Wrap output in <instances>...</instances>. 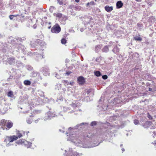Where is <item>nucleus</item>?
Returning <instances> with one entry per match:
<instances>
[{"label":"nucleus","mask_w":156,"mask_h":156,"mask_svg":"<svg viewBox=\"0 0 156 156\" xmlns=\"http://www.w3.org/2000/svg\"><path fill=\"white\" fill-rule=\"evenodd\" d=\"M17 137L15 135L6 136L4 138L3 142L6 147H9L11 145L12 143L17 140Z\"/></svg>","instance_id":"obj_1"},{"label":"nucleus","mask_w":156,"mask_h":156,"mask_svg":"<svg viewBox=\"0 0 156 156\" xmlns=\"http://www.w3.org/2000/svg\"><path fill=\"white\" fill-rule=\"evenodd\" d=\"M61 30V28L59 25L56 24L54 25L51 29V31L52 33L58 34Z\"/></svg>","instance_id":"obj_2"},{"label":"nucleus","mask_w":156,"mask_h":156,"mask_svg":"<svg viewBox=\"0 0 156 156\" xmlns=\"http://www.w3.org/2000/svg\"><path fill=\"white\" fill-rule=\"evenodd\" d=\"M16 143L18 144H21L27 148H30L32 146V143L27 140H24L23 141L22 140H19L17 141Z\"/></svg>","instance_id":"obj_3"},{"label":"nucleus","mask_w":156,"mask_h":156,"mask_svg":"<svg viewBox=\"0 0 156 156\" xmlns=\"http://www.w3.org/2000/svg\"><path fill=\"white\" fill-rule=\"evenodd\" d=\"M6 121L4 119H2L0 121V132L2 130L5 129V125Z\"/></svg>","instance_id":"obj_4"},{"label":"nucleus","mask_w":156,"mask_h":156,"mask_svg":"<svg viewBox=\"0 0 156 156\" xmlns=\"http://www.w3.org/2000/svg\"><path fill=\"white\" fill-rule=\"evenodd\" d=\"M77 81L80 85H83L85 82V80L84 78L82 76H80L77 78Z\"/></svg>","instance_id":"obj_5"},{"label":"nucleus","mask_w":156,"mask_h":156,"mask_svg":"<svg viewBox=\"0 0 156 156\" xmlns=\"http://www.w3.org/2000/svg\"><path fill=\"white\" fill-rule=\"evenodd\" d=\"M6 127H5V129L6 130H8L11 128H12L13 125V123L9 121L7 123L6 122Z\"/></svg>","instance_id":"obj_6"},{"label":"nucleus","mask_w":156,"mask_h":156,"mask_svg":"<svg viewBox=\"0 0 156 156\" xmlns=\"http://www.w3.org/2000/svg\"><path fill=\"white\" fill-rule=\"evenodd\" d=\"M143 78L144 79L148 80H150L151 79V75L149 73H146L143 74L142 76Z\"/></svg>","instance_id":"obj_7"},{"label":"nucleus","mask_w":156,"mask_h":156,"mask_svg":"<svg viewBox=\"0 0 156 156\" xmlns=\"http://www.w3.org/2000/svg\"><path fill=\"white\" fill-rule=\"evenodd\" d=\"M152 122L150 121L146 122L144 124L142 125L145 128H147L149 127L151 124Z\"/></svg>","instance_id":"obj_8"},{"label":"nucleus","mask_w":156,"mask_h":156,"mask_svg":"<svg viewBox=\"0 0 156 156\" xmlns=\"http://www.w3.org/2000/svg\"><path fill=\"white\" fill-rule=\"evenodd\" d=\"M123 3L121 1H118L116 3V6L117 9H119L122 7Z\"/></svg>","instance_id":"obj_9"},{"label":"nucleus","mask_w":156,"mask_h":156,"mask_svg":"<svg viewBox=\"0 0 156 156\" xmlns=\"http://www.w3.org/2000/svg\"><path fill=\"white\" fill-rule=\"evenodd\" d=\"M25 132L23 131H21V132H18L17 136H15L17 137V140L25 135Z\"/></svg>","instance_id":"obj_10"},{"label":"nucleus","mask_w":156,"mask_h":156,"mask_svg":"<svg viewBox=\"0 0 156 156\" xmlns=\"http://www.w3.org/2000/svg\"><path fill=\"white\" fill-rule=\"evenodd\" d=\"M105 10L108 12H110L113 10L112 6H109L106 5L105 7Z\"/></svg>","instance_id":"obj_11"},{"label":"nucleus","mask_w":156,"mask_h":156,"mask_svg":"<svg viewBox=\"0 0 156 156\" xmlns=\"http://www.w3.org/2000/svg\"><path fill=\"white\" fill-rule=\"evenodd\" d=\"M119 48L116 46L114 47L112 50L113 52L115 54H118L119 51Z\"/></svg>","instance_id":"obj_12"},{"label":"nucleus","mask_w":156,"mask_h":156,"mask_svg":"<svg viewBox=\"0 0 156 156\" xmlns=\"http://www.w3.org/2000/svg\"><path fill=\"white\" fill-rule=\"evenodd\" d=\"M15 58H8V62L10 65H12L15 62Z\"/></svg>","instance_id":"obj_13"},{"label":"nucleus","mask_w":156,"mask_h":156,"mask_svg":"<svg viewBox=\"0 0 156 156\" xmlns=\"http://www.w3.org/2000/svg\"><path fill=\"white\" fill-rule=\"evenodd\" d=\"M108 47L107 46H105L102 49L103 52H108Z\"/></svg>","instance_id":"obj_14"},{"label":"nucleus","mask_w":156,"mask_h":156,"mask_svg":"<svg viewBox=\"0 0 156 156\" xmlns=\"http://www.w3.org/2000/svg\"><path fill=\"white\" fill-rule=\"evenodd\" d=\"M24 83L26 85H30L31 84V82L28 80H26L24 81Z\"/></svg>","instance_id":"obj_15"},{"label":"nucleus","mask_w":156,"mask_h":156,"mask_svg":"<svg viewBox=\"0 0 156 156\" xmlns=\"http://www.w3.org/2000/svg\"><path fill=\"white\" fill-rule=\"evenodd\" d=\"M19 15L18 14L16 15H10L9 16V18L11 20H12L13 19L14 17H16L18 16H19Z\"/></svg>","instance_id":"obj_16"},{"label":"nucleus","mask_w":156,"mask_h":156,"mask_svg":"<svg viewBox=\"0 0 156 156\" xmlns=\"http://www.w3.org/2000/svg\"><path fill=\"white\" fill-rule=\"evenodd\" d=\"M134 40L137 41H141L142 40V38L140 37L136 36L134 37Z\"/></svg>","instance_id":"obj_17"},{"label":"nucleus","mask_w":156,"mask_h":156,"mask_svg":"<svg viewBox=\"0 0 156 156\" xmlns=\"http://www.w3.org/2000/svg\"><path fill=\"white\" fill-rule=\"evenodd\" d=\"M62 16V14L61 13H58L56 14V17L58 18H61Z\"/></svg>","instance_id":"obj_18"},{"label":"nucleus","mask_w":156,"mask_h":156,"mask_svg":"<svg viewBox=\"0 0 156 156\" xmlns=\"http://www.w3.org/2000/svg\"><path fill=\"white\" fill-rule=\"evenodd\" d=\"M149 20L151 22H154L155 21V19L154 17L151 16L149 18Z\"/></svg>","instance_id":"obj_19"},{"label":"nucleus","mask_w":156,"mask_h":156,"mask_svg":"<svg viewBox=\"0 0 156 156\" xmlns=\"http://www.w3.org/2000/svg\"><path fill=\"white\" fill-rule=\"evenodd\" d=\"M95 4L94 2L93 1H92V2H90L87 3L86 4V6L87 7H88L90 5H94Z\"/></svg>","instance_id":"obj_20"},{"label":"nucleus","mask_w":156,"mask_h":156,"mask_svg":"<svg viewBox=\"0 0 156 156\" xmlns=\"http://www.w3.org/2000/svg\"><path fill=\"white\" fill-rule=\"evenodd\" d=\"M67 42L66 39L62 38L61 40V42L63 44H65Z\"/></svg>","instance_id":"obj_21"},{"label":"nucleus","mask_w":156,"mask_h":156,"mask_svg":"<svg viewBox=\"0 0 156 156\" xmlns=\"http://www.w3.org/2000/svg\"><path fill=\"white\" fill-rule=\"evenodd\" d=\"M13 95V92L12 91L9 92L8 93V96L9 97H12Z\"/></svg>","instance_id":"obj_22"},{"label":"nucleus","mask_w":156,"mask_h":156,"mask_svg":"<svg viewBox=\"0 0 156 156\" xmlns=\"http://www.w3.org/2000/svg\"><path fill=\"white\" fill-rule=\"evenodd\" d=\"M58 2L60 5H62L63 4V0H58Z\"/></svg>","instance_id":"obj_23"},{"label":"nucleus","mask_w":156,"mask_h":156,"mask_svg":"<svg viewBox=\"0 0 156 156\" xmlns=\"http://www.w3.org/2000/svg\"><path fill=\"white\" fill-rule=\"evenodd\" d=\"M62 82L65 84V85H68L69 84V83L67 80H63Z\"/></svg>","instance_id":"obj_24"},{"label":"nucleus","mask_w":156,"mask_h":156,"mask_svg":"<svg viewBox=\"0 0 156 156\" xmlns=\"http://www.w3.org/2000/svg\"><path fill=\"white\" fill-rule=\"evenodd\" d=\"M27 122L28 123L30 124L32 123V120L30 119H27Z\"/></svg>","instance_id":"obj_25"},{"label":"nucleus","mask_w":156,"mask_h":156,"mask_svg":"<svg viewBox=\"0 0 156 156\" xmlns=\"http://www.w3.org/2000/svg\"><path fill=\"white\" fill-rule=\"evenodd\" d=\"M139 121L137 119H135L134 120V123L135 125H137L139 124Z\"/></svg>","instance_id":"obj_26"},{"label":"nucleus","mask_w":156,"mask_h":156,"mask_svg":"<svg viewBox=\"0 0 156 156\" xmlns=\"http://www.w3.org/2000/svg\"><path fill=\"white\" fill-rule=\"evenodd\" d=\"M108 76L106 75H103L102 76V78L104 80L107 79L108 78Z\"/></svg>","instance_id":"obj_27"},{"label":"nucleus","mask_w":156,"mask_h":156,"mask_svg":"<svg viewBox=\"0 0 156 156\" xmlns=\"http://www.w3.org/2000/svg\"><path fill=\"white\" fill-rule=\"evenodd\" d=\"M96 124H97L96 122L94 121V122H92L91 123L90 125L91 126H93L96 125Z\"/></svg>","instance_id":"obj_28"},{"label":"nucleus","mask_w":156,"mask_h":156,"mask_svg":"<svg viewBox=\"0 0 156 156\" xmlns=\"http://www.w3.org/2000/svg\"><path fill=\"white\" fill-rule=\"evenodd\" d=\"M153 134L152 135V136L153 137H154L156 135V131H153Z\"/></svg>","instance_id":"obj_29"},{"label":"nucleus","mask_w":156,"mask_h":156,"mask_svg":"<svg viewBox=\"0 0 156 156\" xmlns=\"http://www.w3.org/2000/svg\"><path fill=\"white\" fill-rule=\"evenodd\" d=\"M147 117L148 118H149L150 119H152V117L150 115L149 113H148Z\"/></svg>","instance_id":"obj_30"},{"label":"nucleus","mask_w":156,"mask_h":156,"mask_svg":"<svg viewBox=\"0 0 156 156\" xmlns=\"http://www.w3.org/2000/svg\"><path fill=\"white\" fill-rule=\"evenodd\" d=\"M71 73L72 72L70 71H68L65 74L69 76L71 74Z\"/></svg>","instance_id":"obj_31"},{"label":"nucleus","mask_w":156,"mask_h":156,"mask_svg":"<svg viewBox=\"0 0 156 156\" xmlns=\"http://www.w3.org/2000/svg\"><path fill=\"white\" fill-rule=\"evenodd\" d=\"M74 156H80V155L79 153L76 152L74 153Z\"/></svg>","instance_id":"obj_32"},{"label":"nucleus","mask_w":156,"mask_h":156,"mask_svg":"<svg viewBox=\"0 0 156 156\" xmlns=\"http://www.w3.org/2000/svg\"><path fill=\"white\" fill-rule=\"evenodd\" d=\"M151 83H150L149 82H147L146 83V86L147 87H150L151 85Z\"/></svg>","instance_id":"obj_33"},{"label":"nucleus","mask_w":156,"mask_h":156,"mask_svg":"<svg viewBox=\"0 0 156 156\" xmlns=\"http://www.w3.org/2000/svg\"><path fill=\"white\" fill-rule=\"evenodd\" d=\"M149 91L152 92H154V91L153 90L152 88H151L150 87L149 88Z\"/></svg>","instance_id":"obj_34"},{"label":"nucleus","mask_w":156,"mask_h":156,"mask_svg":"<svg viewBox=\"0 0 156 156\" xmlns=\"http://www.w3.org/2000/svg\"><path fill=\"white\" fill-rule=\"evenodd\" d=\"M94 73L95 75L98 76V71H95L94 72Z\"/></svg>","instance_id":"obj_35"},{"label":"nucleus","mask_w":156,"mask_h":156,"mask_svg":"<svg viewBox=\"0 0 156 156\" xmlns=\"http://www.w3.org/2000/svg\"><path fill=\"white\" fill-rule=\"evenodd\" d=\"M101 75V72H100V71H98V77L100 76Z\"/></svg>","instance_id":"obj_36"},{"label":"nucleus","mask_w":156,"mask_h":156,"mask_svg":"<svg viewBox=\"0 0 156 156\" xmlns=\"http://www.w3.org/2000/svg\"><path fill=\"white\" fill-rule=\"evenodd\" d=\"M73 83H74V82H70V83H69V84L71 85H73Z\"/></svg>","instance_id":"obj_37"},{"label":"nucleus","mask_w":156,"mask_h":156,"mask_svg":"<svg viewBox=\"0 0 156 156\" xmlns=\"http://www.w3.org/2000/svg\"><path fill=\"white\" fill-rule=\"evenodd\" d=\"M152 144L155 145L156 144V141H154V142L152 143Z\"/></svg>","instance_id":"obj_38"},{"label":"nucleus","mask_w":156,"mask_h":156,"mask_svg":"<svg viewBox=\"0 0 156 156\" xmlns=\"http://www.w3.org/2000/svg\"><path fill=\"white\" fill-rule=\"evenodd\" d=\"M33 27H34V29H35V28H36L37 26H36V24H34L33 26Z\"/></svg>","instance_id":"obj_39"},{"label":"nucleus","mask_w":156,"mask_h":156,"mask_svg":"<svg viewBox=\"0 0 156 156\" xmlns=\"http://www.w3.org/2000/svg\"><path fill=\"white\" fill-rule=\"evenodd\" d=\"M75 2H80V0H75Z\"/></svg>","instance_id":"obj_40"},{"label":"nucleus","mask_w":156,"mask_h":156,"mask_svg":"<svg viewBox=\"0 0 156 156\" xmlns=\"http://www.w3.org/2000/svg\"><path fill=\"white\" fill-rule=\"evenodd\" d=\"M135 1L137 2H140L141 0H135Z\"/></svg>","instance_id":"obj_41"},{"label":"nucleus","mask_w":156,"mask_h":156,"mask_svg":"<svg viewBox=\"0 0 156 156\" xmlns=\"http://www.w3.org/2000/svg\"><path fill=\"white\" fill-rule=\"evenodd\" d=\"M117 98L115 99V101H116V100H117ZM119 102H118V101H117V102H116V103H119Z\"/></svg>","instance_id":"obj_42"},{"label":"nucleus","mask_w":156,"mask_h":156,"mask_svg":"<svg viewBox=\"0 0 156 156\" xmlns=\"http://www.w3.org/2000/svg\"><path fill=\"white\" fill-rule=\"evenodd\" d=\"M122 152H123L124 151H125V150L124 148H122Z\"/></svg>","instance_id":"obj_43"},{"label":"nucleus","mask_w":156,"mask_h":156,"mask_svg":"<svg viewBox=\"0 0 156 156\" xmlns=\"http://www.w3.org/2000/svg\"><path fill=\"white\" fill-rule=\"evenodd\" d=\"M122 146H123V144H121L120 145V147H122Z\"/></svg>","instance_id":"obj_44"},{"label":"nucleus","mask_w":156,"mask_h":156,"mask_svg":"<svg viewBox=\"0 0 156 156\" xmlns=\"http://www.w3.org/2000/svg\"><path fill=\"white\" fill-rule=\"evenodd\" d=\"M29 132H26V133H27V136H28V133H29Z\"/></svg>","instance_id":"obj_45"},{"label":"nucleus","mask_w":156,"mask_h":156,"mask_svg":"<svg viewBox=\"0 0 156 156\" xmlns=\"http://www.w3.org/2000/svg\"><path fill=\"white\" fill-rule=\"evenodd\" d=\"M154 91H156V88H154Z\"/></svg>","instance_id":"obj_46"},{"label":"nucleus","mask_w":156,"mask_h":156,"mask_svg":"<svg viewBox=\"0 0 156 156\" xmlns=\"http://www.w3.org/2000/svg\"><path fill=\"white\" fill-rule=\"evenodd\" d=\"M51 26H50V27H48V29H50V28H51Z\"/></svg>","instance_id":"obj_47"},{"label":"nucleus","mask_w":156,"mask_h":156,"mask_svg":"<svg viewBox=\"0 0 156 156\" xmlns=\"http://www.w3.org/2000/svg\"><path fill=\"white\" fill-rule=\"evenodd\" d=\"M32 116H32V115H30V117H32Z\"/></svg>","instance_id":"obj_48"},{"label":"nucleus","mask_w":156,"mask_h":156,"mask_svg":"<svg viewBox=\"0 0 156 156\" xmlns=\"http://www.w3.org/2000/svg\"><path fill=\"white\" fill-rule=\"evenodd\" d=\"M35 112V113H36V112H37V111H35V112Z\"/></svg>","instance_id":"obj_49"},{"label":"nucleus","mask_w":156,"mask_h":156,"mask_svg":"<svg viewBox=\"0 0 156 156\" xmlns=\"http://www.w3.org/2000/svg\"><path fill=\"white\" fill-rule=\"evenodd\" d=\"M38 40L39 41H40V40L39 39H38V40H37V41Z\"/></svg>","instance_id":"obj_50"},{"label":"nucleus","mask_w":156,"mask_h":156,"mask_svg":"<svg viewBox=\"0 0 156 156\" xmlns=\"http://www.w3.org/2000/svg\"><path fill=\"white\" fill-rule=\"evenodd\" d=\"M71 128H69V129H70Z\"/></svg>","instance_id":"obj_51"},{"label":"nucleus","mask_w":156,"mask_h":156,"mask_svg":"<svg viewBox=\"0 0 156 156\" xmlns=\"http://www.w3.org/2000/svg\"><path fill=\"white\" fill-rule=\"evenodd\" d=\"M19 16H20V15H19ZM20 16H19V17L20 16Z\"/></svg>","instance_id":"obj_52"}]
</instances>
